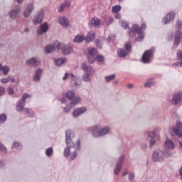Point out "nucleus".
I'll use <instances>...</instances> for the list:
<instances>
[{
    "instance_id": "9",
    "label": "nucleus",
    "mask_w": 182,
    "mask_h": 182,
    "mask_svg": "<svg viewBox=\"0 0 182 182\" xmlns=\"http://www.w3.org/2000/svg\"><path fill=\"white\" fill-rule=\"evenodd\" d=\"M176 16V13L175 11H171L166 14L164 18L161 19V23L163 26H167L169 23H171L174 21L175 17Z\"/></svg>"
},
{
    "instance_id": "25",
    "label": "nucleus",
    "mask_w": 182,
    "mask_h": 182,
    "mask_svg": "<svg viewBox=\"0 0 182 182\" xmlns=\"http://www.w3.org/2000/svg\"><path fill=\"white\" fill-rule=\"evenodd\" d=\"M101 22L100 21V19L97 17L92 18L91 21L88 23L90 27L95 26V28H97L100 26Z\"/></svg>"
},
{
    "instance_id": "33",
    "label": "nucleus",
    "mask_w": 182,
    "mask_h": 182,
    "mask_svg": "<svg viewBox=\"0 0 182 182\" xmlns=\"http://www.w3.org/2000/svg\"><path fill=\"white\" fill-rule=\"evenodd\" d=\"M95 60L99 63L100 65H103L105 63V57L102 55L101 54H98L95 57Z\"/></svg>"
},
{
    "instance_id": "41",
    "label": "nucleus",
    "mask_w": 182,
    "mask_h": 182,
    "mask_svg": "<svg viewBox=\"0 0 182 182\" xmlns=\"http://www.w3.org/2000/svg\"><path fill=\"white\" fill-rule=\"evenodd\" d=\"M119 24L121 28H123L124 29H127L128 27L129 26V24L128 23V22L125 21H120Z\"/></svg>"
},
{
    "instance_id": "8",
    "label": "nucleus",
    "mask_w": 182,
    "mask_h": 182,
    "mask_svg": "<svg viewBox=\"0 0 182 182\" xmlns=\"http://www.w3.org/2000/svg\"><path fill=\"white\" fill-rule=\"evenodd\" d=\"M126 159H127V156L124 154L120 155V156L118 158L117 161V164L115 165V168L114 171L115 176H119Z\"/></svg>"
},
{
    "instance_id": "61",
    "label": "nucleus",
    "mask_w": 182,
    "mask_h": 182,
    "mask_svg": "<svg viewBox=\"0 0 182 182\" xmlns=\"http://www.w3.org/2000/svg\"><path fill=\"white\" fill-rule=\"evenodd\" d=\"M70 78H71V80L76 81V77L73 73L70 74Z\"/></svg>"
},
{
    "instance_id": "26",
    "label": "nucleus",
    "mask_w": 182,
    "mask_h": 182,
    "mask_svg": "<svg viewBox=\"0 0 182 182\" xmlns=\"http://www.w3.org/2000/svg\"><path fill=\"white\" fill-rule=\"evenodd\" d=\"M164 147L165 149L173 150L175 149V144L173 141L167 139L166 141L164 142Z\"/></svg>"
},
{
    "instance_id": "62",
    "label": "nucleus",
    "mask_w": 182,
    "mask_h": 182,
    "mask_svg": "<svg viewBox=\"0 0 182 182\" xmlns=\"http://www.w3.org/2000/svg\"><path fill=\"white\" fill-rule=\"evenodd\" d=\"M128 173H129L128 170H127V169H125V170H124V171H123L122 176H127Z\"/></svg>"
},
{
    "instance_id": "27",
    "label": "nucleus",
    "mask_w": 182,
    "mask_h": 182,
    "mask_svg": "<svg viewBox=\"0 0 182 182\" xmlns=\"http://www.w3.org/2000/svg\"><path fill=\"white\" fill-rule=\"evenodd\" d=\"M67 63V58H60L55 60V65L57 67H60Z\"/></svg>"
},
{
    "instance_id": "1",
    "label": "nucleus",
    "mask_w": 182,
    "mask_h": 182,
    "mask_svg": "<svg viewBox=\"0 0 182 182\" xmlns=\"http://www.w3.org/2000/svg\"><path fill=\"white\" fill-rule=\"evenodd\" d=\"M75 134L72 130H65V144L66 147L63 151V156L70 161L74 160L77 156V152L80 151V141L77 140L75 144L73 142Z\"/></svg>"
},
{
    "instance_id": "54",
    "label": "nucleus",
    "mask_w": 182,
    "mask_h": 182,
    "mask_svg": "<svg viewBox=\"0 0 182 182\" xmlns=\"http://www.w3.org/2000/svg\"><path fill=\"white\" fill-rule=\"evenodd\" d=\"M177 59L182 61V50L177 51Z\"/></svg>"
},
{
    "instance_id": "28",
    "label": "nucleus",
    "mask_w": 182,
    "mask_h": 182,
    "mask_svg": "<svg viewBox=\"0 0 182 182\" xmlns=\"http://www.w3.org/2000/svg\"><path fill=\"white\" fill-rule=\"evenodd\" d=\"M128 55V51L122 49V48H118L117 50V56L118 58H125Z\"/></svg>"
},
{
    "instance_id": "32",
    "label": "nucleus",
    "mask_w": 182,
    "mask_h": 182,
    "mask_svg": "<svg viewBox=\"0 0 182 182\" xmlns=\"http://www.w3.org/2000/svg\"><path fill=\"white\" fill-rule=\"evenodd\" d=\"M75 107V105L66 104L65 108H63V112L65 114L70 113V111Z\"/></svg>"
},
{
    "instance_id": "12",
    "label": "nucleus",
    "mask_w": 182,
    "mask_h": 182,
    "mask_svg": "<svg viewBox=\"0 0 182 182\" xmlns=\"http://www.w3.org/2000/svg\"><path fill=\"white\" fill-rule=\"evenodd\" d=\"M21 12V6L19 5H16L10 12L9 13V15L11 19H16L20 16Z\"/></svg>"
},
{
    "instance_id": "5",
    "label": "nucleus",
    "mask_w": 182,
    "mask_h": 182,
    "mask_svg": "<svg viewBox=\"0 0 182 182\" xmlns=\"http://www.w3.org/2000/svg\"><path fill=\"white\" fill-rule=\"evenodd\" d=\"M81 69L82 70L85 72L82 75V80H83L84 82H90L92 80L90 77V73L92 69V66L87 65V63L86 62H83L81 65Z\"/></svg>"
},
{
    "instance_id": "29",
    "label": "nucleus",
    "mask_w": 182,
    "mask_h": 182,
    "mask_svg": "<svg viewBox=\"0 0 182 182\" xmlns=\"http://www.w3.org/2000/svg\"><path fill=\"white\" fill-rule=\"evenodd\" d=\"M21 112H23V113L27 115V117H28L29 118H32L34 117V112L31 109L24 108Z\"/></svg>"
},
{
    "instance_id": "48",
    "label": "nucleus",
    "mask_w": 182,
    "mask_h": 182,
    "mask_svg": "<svg viewBox=\"0 0 182 182\" xmlns=\"http://www.w3.org/2000/svg\"><path fill=\"white\" fill-rule=\"evenodd\" d=\"M10 80H11V77L8 76L6 78L0 79V82L2 83V84H7L8 82H10Z\"/></svg>"
},
{
    "instance_id": "55",
    "label": "nucleus",
    "mask_w": 182,
    "mask_h": 182,
    "mask_svg": "<svg viewBox=\"0 0 182 182\" xmlns=\"http://www.w3.org/2000/svg\"><path fill=\"white\" fill-rule=\"evenodd\" d=\"M10 81H11V82L13 83H16V85H18V83L20 82V81L18 80H15L14 78L13 77H10Z\"/></svg>"
},
{
    "instance_id": "18",
    "label": "nucleus",
    "mask_w": 182,
    "mask_h": 182,
    "mask_svg": "<svg viewBox=\"0 0 182 182\" xmlns=\"http://www.w3.org/2000/svg\"><path fill=\"white\" fill-rule=\"evenodd\" d=\"M49 26L47 23L40 25L38 30H37V35L41 36L48 31Z\"/></svg>"
},
{
    "instance_id": "43",
    "label": "nucleus",
    "mask_w": 182,
    "mask_h": 182,
    "mask_svg": "<svg viewBox=\"0 0 182 182\" xmlns=\"http://www.w3.org/2000/svg\"><path fill=\"white\" fill-rule=\"evenodd\" d=\"M115 79V74H113L112 75H107L105 77V82H110L112 80H114Z\"/></svg>"
},
{
    "instance_id": "17",
    "label": "nucleus",
    "mask_w": 182,
    "mask_h": 182,
    "mask_svg": "<svg viewBox=\"0 0 182 182\" xmlns=\"http://www.w3.org/2000/svg\"><path fill=\"white\" fill-rule=\"evenodd\" d=\"M26 65L31 67H37L41 65V60L34 57L31 58L27 60Z\"/></svg>"
},
{
    "instance_id": "16",
    "label": "nucleus",
    "mask_w": 182,
    "mask_h": 182,
    "mask_svg": "<svg viewBox=\"0 0 182 182\" xmlns=\"http://www.w3.org/2000/svg\"><path fill=\"white\" fill-rule=\"evenodd\" d=\"M110 132H111L110 127H102V126H100V128L98 131L97 137L108 135Z\"/></svg>"
},
{
    "instance_id": "46",
    "label": "nucleus",
    "mask_w": 182,
    "mask_h": 182,
    "mask_svg": "<svg viewBox=\"0 0 182 182\" xmlns=\"http://www.w3.org/2000/svg\"><path fill=\"white\" fill-rule=\"evenodd\" d=\"M145 38V35L144 34V32L139 34V36L136 38V42H141Z\"/></svg>"
},
{
    "instance_id": "38",
    "label": "nucleus",
    "mask_w": 182,
    "mask_h": 182,
    "mask_svg": "<svg viewBox=\"0 0 182 182\" xmlns=\"http://www.w3.org/2000/svg\"><path fill=\"white\" fill-rule=\"evenodd\" d=\"M23 146L18 141H14L13 146H11V149H16L18 150H21Z\"/></svg>"
},
{
    "instance_id": "47",
    "label": "nucleus",
    "mask_w": 182,
    "mask_h": 182,
    "mask_svg": "<svg viewBox=\"0 0 182 182\" xmlns=\"http://www.w3.org/2000/svg\"><path fill=\"white\" fill-rule=\"evenodd\" d=\"M124 46L125 47V49H126V51L130 53L131 50H132V46H131V43L130 42H128V43H126Z\"/></svg>"
},
{
    "instance_id": "45",
    "label": "nucleus",
    "mask_w": 182,
    "mask_h": 182,
    "mask_svg": "<svg viewBox=\"0 0 182 182\" xmlns=\"http://www.w3.org/2000/svg\"><path fill=\"white\" fill-rule=\"evenodd\" d=\"M0 152H3L4 154H7V148L5 145L0 142Z\"/></svg>"
},
{
    "instance_id": "13",
    "label": "nucleus",
    "mask_w": 182,
    "mask_h": 182,
    "mask_svg": "<svg viewBox=\"0 0 182 182\" xmlns=\"http://www.w3.org/2000/svg\"><path fill=\"white\" fill-rule=\"evenodd\" d=\"M172 130L176 136L182 137V122L180 121L176 122V125L172 127Z\"/></svg>"
},
{
    "instance_id": "19",
    "label": "nucleus",
    "mask_w": 182,
    "mask_h": 182,
    "mask_svg": "<svg viewBox=\"0 0 182 182\" xmlns=\"http://www.w3.org/2000/svg\"><path fill=\"white\" fill-rule=\"evenodd\" d=\"M43 16H44V12L43 11H38L36 16H35L36 18L33 20V24L38 25L39 23H41L42 21H43Z\"/></svg>"
},
{
    "instance_id": "34",
    "label": "nucleus",
    "mask_w": 182,
    "mask_h": 182,
    "mask_svg": "<svg viewBox=\"0 0 182 182\" xmlns=\"http://www.w3.org/2000/svg\"><path fill=\"white\" fill-rule=\"evenodd\" d=\"M80 100H81L80 97L76 96L75 97H74V99L73 100H71L70 103L68 104V105L76 106L78 105V103H80Z\"/></svg>"
},
{
    "instance_id": "7",
    "label": "nucleus",
    "mask_w": 182,
    "mask_h": 182,
    "mask_svg": "<svg viewBox=\"0 0 182 182\" xmlns=\"http://www.w3.org/2000/svg\"><path fill=\"white\" fill-rule=\"evenodd\" d=\"M95 38V33L93 32H90L88 34H87V36H77L74 37L73 42L77 43H81L83 42V41H86V43H90V41H93Z\"/></svg>"
},
{
    "instance_id": "64",
    "label": "nucleus",
    "mask_w": 182,
    "mask_h": 182,
    "mask_svg": "<svg viewBox=\"0 0 182 182\" xmlns=\"http://www.w3.org/2000/svg\"><path fill=\"white\" fill-rule=\"evenodd\" d=\"M179 174L181 178H182V166H181L180 169H179Z\"/></svg>"
},
{
    "instance_id": "37",
    "label": "nucleus",
    "mask_w": 182,
    "mask_h": 182,
    "mask_svg": "<svg viewBox=\"0 0 182 182\" xmlns=\"http://www.w3.org/2000/svg\"><path fill=\"white\" fill-rule=\"evenodd\" d=\"M4 75H7L10 73V68L8 65H4L1 69Z\"/></svg>"
},
{
    "instance_id": "22",
    "label": "nucleus",
    "mask_w": 182,
    "mask_h": 182,
    "mask_svg": "<svg viewBox=\"0 0 182 182\" xmlns=\"http://www.w3.org/2000/svg\"><path fill=\"white\" fill-rule=\"evenodd\" d=\"M58 23L63 28H67L70 25V21H68V18L65 16H60V18H58Z\"/></svg>"
},
{
    "instance_id": "49",
    "label": "nucleus",
    "mask_w": 182,
    "mask_h": 182,
    "mask_svg": "<svg viewBox=\"0 0 182 182\" xmlns=\"http://www.w3.org/2000/svg\"><path fill=\"white\" fill-rule=\"evenodd\" d=\"M95 43L97 48L101 49L103 47V43L101 41H100L99 39H96V41H95Z\"/></svg>"
},
{
    "instance_id": "3",
    "label": "nucleus",
    "mask_w": 182,
    "mask_h": 182,
    "mask_svg": "<svg viewBox=\"0 0 182 182\" xmlns=\"http://www.w3.org/2000/svg\"><path fill=\"white\" fill-rule=\"evenodd\" d=\"M170 156L168 151H162L161 149H155L152 152L151 160L153 162H162L164 159Z\"/></svg>"
},
{
    "instance_id": "58",
    "label": "nucleus",
    "mask_w": 182,
    "mask_h": 182,
    "mask_svg": "<svg viewBox=\"0 0 182 182\" xmlns=\"http://www.w3.org/2000/svg\"><path fill=\"white\" fill-rule=\"evenodd\" d=\"M8 93H9V95H14V90H13V88L9 87V89H8Z\"/></svg>"
},
{
    "instance_id": "2",
    "label": "nucleus",
    "mask_w": 182,
    "mask_h": 182,
    "mask_svg": "<svg viewBox=\"0 0 182 182\" xmlns=\"http://www.w3.org/2000/svg\"><path fill=\"white\" fill-rule=\"evenodd\" d=\"M174 34H171L169 36L170 40H174L173 45L175 47L178 48L182 39V20L178 18L176 20Z\"/></svg>"
},
{
    "instance_id": "57",
    "label": "nucleus",
    "mask_w": 182,
    "mask_h": 182,
    "mask_svg": "<svg viewBox=\"0 0 182 182\" xmlns=\"http://www.w3.org/2000/svg\"><path fill=\"white\" fill-rule=\"evenodd\" d=\"M5 88L4 87H0V96L4 95Z\"/></svg>"
},
{
    "instance_id": "6",
    "label": "nucleus",
    "mask_w": 182,
    "mask_h": 182,
    "mask_svg": "<svg viewBox=\"0 0 182 182\" xmlns=\"http://www.w3.org/2000/svg\"><path fill=\"white\" fill-rule=\"evenodd\" d=\"M154 52H156V47H151L148 50L144 51L141 56V62L144 64L151 63V59L154 56Z\"/></svg>"
},
{
    "instance_id": "21",
    "label": "nucleus",
    "mask_w": 182,
    "mask_h": 182,
    "mask_svg": "<svg viewBox=\"0 0 182 182\" xmlns=\"http://www.w3.org/2000/svg\"><path fill=\"white\" fill-rule=\"evenodd\" d=\"M42 72L41 68L35 70L33 77H32V80H33L34 82H38L41 80Z\"/></svg>"
},
{
    "instance_id": "42",
    "label": "nucleus",
    "mask_w": 182,
    "mask_h": 182,
    "mask_svg": "<svg viewBox=\"0 0 182 182\" xmlns=\"http://www.w3.org/2000/svg\"><path fill=\"white\" fill-rule=\"evenodd\" d=\"M122 10V6L120 5H115L112 6V12L113 14H117Z\"/></svg>"
},
{
    "instance_id": "51",
    "label": "nucleus",
    "mask_w": 182,
    "mask_h": 182,
    "mask_svg": "<svg viewBox=\"0 0 182 182\" xmlns=\"http://www.w3.org/2000/svg\"><path fill=\"white\" fill-rule=\"evenodd\" d=\"M154 145H156V139H151L149 140V149H153Z\"/></svg>"
},
{
    "instance_id": "52",
    "label": "nucleus",
    "mask_w": 182,
    "mask_h": 182,
    "mask_svg": "<svg viewBox=\"0 0 182 182\" xmlns=\"http://www.w3.org/2000/svg\"><path fill=\"white\" fill-rule=\"evenodd\" d=\"M29 97L28 94H23V96H21V98L18 100V101L21 102H26V100Z\"/></svg>"
},
{
    "instance_id": "35",
    "label": "nucleus",
    "mask_w": 182,
    "mask_h": 182,
    "mask_svg": "<svg viewBox=\"0 0 182 182\" xmlns=\"http://www.w3.org/2000/svg\"><path fill=\"white\" fill-rule=\"evenodd\" d=\"M70 6V1H65L63 3H61L60 8L58 9V11L62 12L64 11V9L67 7V6Z\"/></svg>"
},
{
    "instance_id": "50",
    "label": "nucleus",
    "mask_w": 182,
    "mask_h": 182,
    "mask_svg": "<svg viewBox=\"0 0 182 182\" xmlns=\"http://www.w3.org/2000/svg\"><path fill=\"white\" fill-rule=\"evenodd\" d=\"M87 58H88V62L90 64H93L95 62V56L87 55Z\"/></svg>"
},
{
    "instance_id": "63",
    "label": "nucleus",
    "mask_w": 182,
    "mask_h": 182,
    "mask_svg": "<svg viewBox=\"0 0 182 182\" xmlns=\"http://www.w3.org/2000/svg\"><path fill=\"white\" fill-rule=\"evenodd\" d=\"M4 162H3V161L0 159V168H3L4 167Z\"/></svg>"
},
{
    "instance_id": "20",
    "label": "nucleus",
    "mask_w": 182,
    "mask_h": 182,
    "mask_svg": "<svg viewBox=\"0 0 182 182\" xmlns=\"http://www.w3.org/2000/svg\"><path fill=\"white\" fill-rule=\"evenodd\" d=\"M100 124H96L89 128V132L91 133L92 136L98 138V132L100 129Z\"/></svg>"
},
{
    "instance_id": "4",
    "label": "nucleus",
    "mask_w": 182,
    "mask_h": 182,
    "mask_svg": "<svg viewBox=\"0 0 182 182\" xmlns=\"http://www.w3.org/2000/svg\"><path fill=\"white\" fill-rule=\"evenodd\" d=\"M146 28L147 26L145 23H141V26H139L137 24H134L132 28H129L128 29L129 37L134 38L136 34L143 33Z\"/></svg>"
},
{
    "instance_id": "53",
    "label": "nucleus",
    "mask_w": 182,
    "mask_h": 182,
    "mask_svg": "<svg viewBox=\"0 0 182 182\" xmlns=\"http://www.w3.org/2000/svg\"><path fill=\"white\" fill-rule=\"evenodd\" d=\"M135 178V173L134 172L129 173V181H132Z\"/></svg>"
},
{
    "instance_id": "15",
    "label": "nucleus",
    "mask_w": 182,
    "mask_h": 182,
    "mask_svg": "<svg viewBox=\"0 0 182 182\" xmlns=\"http://www.w3.org/2000/svg\"><path fill=\"white\" fill-rule=\"evenodd\" d=\"M34 10V5L33 3H28L26 9L24 10L23 16L24 18H28Z\"/></svg>"
},
{
    "instance_id": "56",
    "label": "nucleus",
    "mask_w": 182,
    "mask_h": 182,
    "mask_svg": "<svg viewBox=\"0 0 182 182\" xmlns=\"http://www.w3.org/2000/svg\"><path fill=\"white\" fill-rule=\"evenodd\" d=\"M114 18L110 17L109 18H108V21H107V25L109 26L111 25L112 23H114Z\"/></svg>"
},
{
    "instance_id": "30",
    "label": "nucleus",
    "mask_w": 182,
    "mask_h": 182,
    "mask_svg": "<svg viewBox=\"0 0 182 182\" xmlns=\"http://www.w3.org/2000/svg\"><path fill=\"white\" fill-rule=\"evenodd\" d=\"M154 78L151 77L146 80V83H144V87H151L156 85V82H154Z\"/></svg>"
},
{
    "instance_id": "23",
    "label": "nucleus",
    "mask_w": 182,
    "mask_h": 182,
    "mask_svg": "<svg viewBox=\"0 0 182 182\" xmlns=\"http://www.w3.org/2000/svg\"><path fill=\"white\" fill-rule=\"evenodd\" d=\"M159 132V128L157 127L156 129H154L152 131H149L147 132L148 134V137L151 139H159V136H157L156 134H158V132Z\"/></svg>"
},
{
    "instance_id": "24",
    "label": "nucleus",
    "mask_w": 182,
    "mask_h": 182,
    "mask_svg": "<svg viewBox=\"0 0 182 182\" xmlns=\"http://www.w3.org/2000/svg\"><path fill=\"white\" fill-rule=\"evenodd\" d=\"M26 105V102L24 101H18L16 102V111L18 112H21V111H23V109H26L25 107Z\"/></svg>"
},
{
    "instance_id": "39",
    "label": "nucleus",
    "mask_w": 182,
    "mask_h": 182,
    "mask_svg": "<svg viewBox=\"0 0 182 182\" xmlns=\"http://www.w3.org/2000/svg\"><path fill=\"white\" fill-rule=\"evenodd\" d=\"M54 50V46L51 45H47L45 48V53L47 54H50L51 52Z\"/></svg>"
},
{
    "instance_id": "11",
    "label": "nucleus",
    "mask_w": 182,
    "mask_h": 182,
    "mask_svg": "<svg viewBox=\"0 0 182 182\" xmlns=\"http://www.w3.org/2000/svg\"><path fill=\"white\" fill-rule=\"evenodd\" d=\"M57 49L63 50V53L65 55H70L73 50L72 46H70V45H64L62 43H58L57 45Z\"/></svg>"
},
{
    "instance_id": "36",
    "label": "nucleus",
    "mask_w": 182,
    "mask_h": 182,
    "mask_svg": "<svg viewBox=\"0 0 182 182\" xmlns=\"http://www.w3.org/2000/svg\"><path fill=\"white\" fill-rule=\"evenodd\" d=\"M65 97L70 100H73L75 97V92L73 90H68V92L65 93Z\"/></svg>"
},
{
    "instance_id": "59",
    "label": "nucleus",
    "mask_w": 182,
    "mask_h": 182,
    "mask_svg": "<svg viewBox=\"0 0 182 182\" xmlns=\"http://www.w3.org/2000/svg\"><path fill=\"white\" fill-rule=\"evenodd\" d=\"M60 102L61 104L67 103V100L65 97L60 98Z\"/></svg>"
},
{
    "instance_id": "31",
    "label": "nucleus",
    "mask_w": 182,
    "mask_h": 182,
    "mask_svg": "<svg viewBox=\"0 0 182 182\" xmlns=\"http://www.w3.org/2000/svg\"><path fill=\"white\" fill-rule=\"evenodd\" d=\"M98 53L97 48H88V53L87 54V56H96V55Z\"/></svg>"
},
{
    "instance_id": "60",
    "label": "nucleus",
    "mask_w": 182,
    "mask_h": 182,
    "mask_svg": "<svg viewBox=\"0 0 182 182\" xmlns=\"http://www.w3.org/2000/svg\"><path fill=\"white\" fill-rule=\"evenodd\" d=\"M181 62H175L172 64L173 67H180Z\"/></svg>"
},
{
    "instance_id": "10",
    "label": "nucleus",
    "mask_w": 182,
    "mask_h": 182,
    "mask_svg": "<svg viewBox=\"0 0 182 182\" xmlns=\"http://www.w3.org/2000/svg\"><path fill=\"white\" fill-rule=\"evenodd\" d=\"M171 104L174 106L181 107L182 105V93L177 92L173 95L172 100H171Z\"/></svg>"
},
{
    "instance_id": "40",
    "label": "nucleus",
    "mask_w": 182,
    "mask_h": 182,
    "mask_svg": "<svg viewBox=\"0 0 182 182\" xmlns=\"http://www.w3.org/2000/svg\"><path fill=\"white\" fill-rule=\"evenodd\" d=\"M53 153H54V150L52 147H49L47 149H46V156L48 157H50L53 155Z\"/></svg>"
},
{
    "instance_id": "14",
    "label": "nucleus",
    "mask_w": 182,
    "mask_h": 182,
    "mask_svg": "<svg viewBox=\"0 0 182 182\" xmlns=\"http://www.w3.org/2000/svg\"><path fill=\"white\" fill-rule=\"evenodd\" d=\"M87 111L86 107H77L73 111L72 115L73 118H77L82 115Z\"/></svg>"
},
{
    "instance_id": "44",
    "label": "nucleus",
    "mask_w": 182,
    "mask_h": 182,
    "mask_svg": "<svg viewBox=\"0 0 182 182\" xmlns=\"http://www.w3.org/2000/svg\"><path fill=\"white\" fill-rule=\"evenodd\" d=\"M7 121V114L5 113L0 114V123H4Z\"/></svg>"
}]
</instances>
